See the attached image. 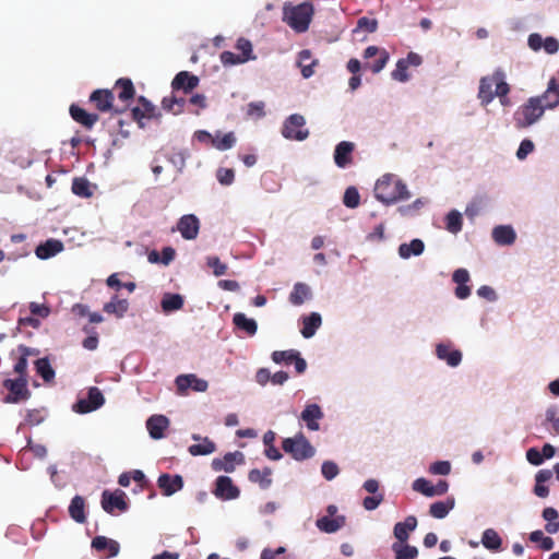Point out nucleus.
Here are the masks:
<instances>
[{
  "label": "nucleus",
  "instance_id": "f257e3e1",
  "mask_svg": "<svg viewBox=\"0 0 559 559\" xmlns=\"http://www.w3.org/2000/svg\"><path fill=\"white\" fill-rule=\"evenodd\" d=\"M374 198L389 206L411 199L407 185L395 174H384L374 183Z\"/></svg>",
  "mask_w": 559,
  "mask_h": 559
},
{
  "label": "nucleus",
  "instance_id": "f03ea898",
  "mask_svg": "<svg viewBox=\"0 0 559 559\" xmlns=\"http://www.w3.org/2000/svg\"><path fill=\"white\" fill-rule=\"evenodd\" d=\"M313 13L314 8L308 1L299 4L285 3L283 21L296 33H305L309 28Z\"/></svg>",
  "mask_w": 559,
  "mask_h": 559
},
{
  "label": "nucleus",
  "instance_id": "7ed1b4c3",
  "mask_svg": "<svg viewBox=\"0 0 559 559\" xmlns=\"http://www.w3.org/2000/svg\"><path fill=\"white\" fill-rule=\"evenodd\" d=\"M546 109L537 96L530 97L513 114L514 126L518 129H526L537 123Z\"/></svg>",
  "mask_w": 559,
  "mask_h": 559
},
{
  "label": "nucleus",
  "instance_id": "20e7f679",
  "mask_svg": "<svg viewBox=\"0 0 559 559\" xmlns=\"http://www.w3.org/2000/svg\"><path fill=\"white\" fill-rule=\"evenodd\" d=\"M282 448L285 453L289 454L296 461H305L313 457L316 454L314 447L302 432H298L294 437L285 438L282 442Z\"/></svg>",
  "mask_w": 559,
  "mask_h": 559
},
{
  "label": "nucleus",
  "instance_id": "39448f33",
  "mask_svg": "<svg viewBox=\"0 0 559 559\" xmlns=\"http://www.w3.org/2000/svg\"><path fill=\"white\" fill-rule=\"evenodd\" d=\"M435 355L438 360L444 362L450 368H457L463 360V353L449 341H441L435 345Z\"/></svg>",
  "mask_w": 559,
  "mask_h": 559
},
{
  "label": "nucleus",
  "instance_id": "423d86ee",
  "mask_svg": "<svg viewBox=\"0 0 559 559\" xmlns=\"http://www.w3.org/2000/svg\"><path fill=\"white\" fill-rule=\"evenodd\" d=\"M306 123L305 118L301 115H290L284 122L282 134L285 139L304 141L308 138V130L304 129Z\"/></svg>",
  "mask_w": 559,
  "mask_h": 559
},
{
  "label": "nucleus",
  "instance_id": "0eeeda50",
  "mask_svg": "<svg viewBox=\"0 0 559 559\" xmlns=\"http://www.w3.org/2000/svg\"><path fill=\"white\" fill-rule=\"evenodd\" d=\"M3 385L10 391L4 397L5 403H19L28 400L31 396L26 377H19L15 380L7 379Z\"/></svg>",
  "mask_w": 559,
  "mask_h": 559
},
{
  "label": "nucleus",
  "instance_id": "6e6552de",
  "mask_svg": "<svg viewBox=\"0 0 559 559\" xmlns=\"http://www.w3.org/2000/svg\"><path fill=\"white\" fill-rule=\"evenodd\" d=\"M105 404V397L100 390L92 386L87 393V400L81 399L73 405V411L79 414H87L98 409Z\"/></svg>",
  "mask_w": 559,
  "mask_h": 559
},
{
  "label": "nucleus",
  "instance_id": "1a4fd4ad",
  "mask_svg": "<svg viewBox=\"0 0 559 559\" xmlns=\"http://www.w3.org/2000/svg\"><path fill=\"white\" fill-rule=\"evenodd\" d=\"M299 418L309 431H319L320 421L324 418V413L319 404L307 403Z\"/></svg>",
  "mask_w": 559,
  "mask_h": 559
},
{
  "label": "nucleus",
  "instance_id": "9d476101",
  "mask_svg": "<svg viewBox=\"0 0 559 559\" xmlns=\"http://www.w3.org/2000/svg\"><path fill=\"white\" fill-rule=\"evenodd\" d=\"M245 462V455L240 451L228 452L223 457H216L212 461L211 466L213 471L233 473L236 465H241Z\"/></svg>",
  "mask_w": 559,
  "mask_h": 559
},
{
  "label": "nucleus",
  "instance_id": "9b49d317",
  "mask_svg": "<svg viewBox=\"0 0 559 559\" xmlns=\"http://www.w3.org/2000/svg\"><path fill=\"white\" fill-rule=\"evenodd\" d=\"M213 492L216 498L222 500H234L240 495L239 488L234 485L231 478L228 476L217 477Z\"/></svg>",
  "mask_w": 559,
  "mask_h": 559
},
{
  "label": "nucleus",
  "instance_id": "f8f14e48",
  "mask_svg": "<svg viewBox=\"0 0 559 559\" xmlns=\"http://www.w3.org/2000/svg\"><path fill=\"white\" fill-rule=\"evenodd\" d=\"M177 230L183 239L193 240L199 235L200 221L194 214H186L179 218Z\"/></svg>",
  "mask_w": 559,
  "mask_h": 559
},
{
  "label": "nucleus",
  "instance_id": "ddd939ff",
  "mask_svg": "<svg viewBox=\"0 0 559 559\" xmlns=\"http://www.w3.org/2000/svg\"><path fill=\"white\" fill-rule=\"evenodd\" d=\"M491 238L500 247H510L515 243L518 235L512 225L504 224L492 228Z\"/></svg>",
  "mask_w": 559,
  "mask_h": 559
},
{
  "label": "nucleus",
  "instance_id": "4468645a",
  "mask_svg": "<svg viewBox=\"0 0 559 559\" xmlns=\"http://www.w3.org/2000/svg\"><path fill=\"white\" fill-rule=\"evenodd\" d=\"M126 493L121 490L110 492L105 490L102 496V507L107 513H112L116 509L119 511H126L128 504L124 501Z\"/></svg>",
  "mask_w": 559,
  "mask_h": 559
},
{
  "label": "nucleus",
  "instance_id": "2eb2a0df",
  "mask_svg": "<svg viewBox=\"0 0 559 559\" xmlns=\"http://www.w3.org/2000/svg\"><path fill=\"white\" fill-rule=\"evenodd\" d=\"M355 144L349 141L340 142L334 150L333 158L338 168H346L353 163Z\"/></svg>",
  "mask_w": 559,
  "mask_h": 559
},
{
  "label": "nucleus",
  "instance_id": "dca6fc26",
  "mask_svg": "<svg viewBox=\"0 0 559 559\" xmlns=\"http://www.w3.org/2000/svg\"><path fill=\"white\" fill-rule=\"evenodd\" d=\"M157 485L163 495L169 497L183 487V479L180 475L162 474L157 479Z\"/></svg>",
  "mask_w": 559,
  "mask_h": 559
},
{
  "label": "nucleus",
  "instance_id": "f3484780",
  "mask_svg": "<svg viewBox=\"0 0 559 559\" xmlns=\"http://www.w3.org/2000/svg\"><path fill=\"white\" fill-rule=\"evenodd\" d=\"M537 97L540 98V103L546 110H552L559 107V87H557V81L555 78H551L548 81L547 88Z\"/></svg>",
  "mask_w": 559,
  "mask_h": 559
},
{
  "label": "nucleus",
  "instance_id": "a211bd4d",
  "mask_svg": "<svg viewBox=\"0 0 559 559\" xmlns=\"http://www.w3.org/2000/svg\"><path fill=\"white\" fill-rule=\"evenodd\" d=\"M169 427V419L164 415H152L146 420V428L150 437L159 440L165 437L164 431Z\"/></svg>",
  "mask_w": 559,
  "mask_h": 559
},
{
  "label": "nucleus",
  "instance_id": "6ab92c4d",
  "mask_svg": "<svg viewBox=\"0 0 559 559\" xmlns=\"http://www.w3.org/2000/svg\"><path fill=\"white\" fill-rule=\"evenodd\" d=\"M61 251H63L62 241L58 239H48L36 247L35 254L40 260H47L57 255Z\"/></svg>",
  "mask_w": 559,
  "mask_h": 559
},
{
  "label": "nucleus",
  "instance_id": "aec40b11",
  "mask_svg": "<svg viewBox=\"0 0 559 559\" xmlns=\"http://www.w3.org/2000/svg\"><path fill=\"white\" fill-rule=\"evenodd\" d=\"M417 527V519L414 515H408L403 522H397L393 527V535L397 543H406L409 533Z\"/></svg>",
  "mask_w": 559,
  "mask_h": 559
},
{
  "label": "nucleus",
  "instance_id": "412c9836",
  "mask_svg": "<svg viewBox=\"0 0 559 559\" xmlns=\"http://www.w3.org/2000/svg\"><path fill=\"white\" fill-rule=\"evenodd\" d=\"M92 548L97 551H107V558H114L118 556L120 551L119 543L105 536L94 537L92 540Z\"/></svg>",
  "mask_w": 559,
  "mask_h": 559
},
{
  "label": "nucleus",
  "instance_id": "4be33fe9",
  "mask_svg": "<svg viewBox=\"0 0 559 559\" xmlns=\"http://www.w3.org/2000/svg\"><path fill=\"white\" fill-rule=\"evenodd\" d=\"M425 251V243L421 239L415 238L411 242H403L397 248L399 257L408 260L412 257H419Z\"/></svg>",
  "mask_w": 559,
  "mask_h": 559
},
{
  "label": "nucleus",
  "instance_id": "5701e85b",
  "mask_svg": "<svg viewBox=\"0 0 559 559\" xmlns=\"http://www.w3.org/2000/svg\"><path fill=\"white\" fill-rule=\"evenodd\" d=\"M199 84V78L188 71L179 72L171 82L173 90H183L186 93L195 88Z\"/></svg>",
  "mask_w": 559,
  "mask_h": 559
},
{
  "label": "nucleus",
  "instance_id": "b1692460",
  "mask_svg": "<svg viewBox=\"0 0 559 559\" xmlns=\"http://www.w3.org/2000/svg\"><path fill=\"white\" fill-rule=\"evenodd\" d=\"M139 103H140V106L132 109L133 117L139 122L143 118L153 119V118H158L160 116L157 108L146 98L140 97Z\"/></svg>",
  "mask_w": 559,
  "mask_h": 559
},
{
  "label": "nucleus",
  "instance_id": "393cba45",
  "mask_svg": "<svg viewBox=\"0 0 559 559\" xmlns=\"http://www.w3.org/2000/svg\"><path fill=\"white\" fill-rule=\"evenodd\" d=\"M322 324V318L319 312H311L309 316L302 317V329L301 335L305 338H311L314 336L317 330Z\"/></svg>",
  "mask_w": 559,
  "mask_h": 559
},
{
  "label": "nucleus",
  "instance_id": "a878e982",
  "mask_svg": "<svg viewBox=\"0 0 559 559\" xmlns=\"http://www.w3.org/2000/svg\"><path fill=\"white\" fill-rule=\"evenodd\" d=\"M90 100L95 103L100 111H107L111 108L114 95L109 90H96L91 94Z\"/></svg>",
  "mask_w": 559,
  "mask_h": 559
},
{
  "label": "nucleus",
  "instance_id": "bb28decb",
  "mask_svg": "<svg viewBox=\"0 0 559 559\" xmlns=\"http://www.w3.org/2000/svg\"><path fill=\"white\" fill-rule=\"evenodd\" d=\"M317 527L324 533L332 534L340 531L345 524L344 516L329 518L322 516L317 520Z\"/></svg>",
  "mask_w": 559,
  "mask_h": 559
},
{
  "label": "nucleus",
  "instance_id": "cd10ccee",
  "mask_svg": "<svg viewBox=\"0 0 559 559\" xmlns=\"http://www.w3.org/2000/svg\"><path fill=\"white\" fill-rule=\"evenodd\" d=\"M496 75L491 78H483L479 84L478 98L481 104L488 105L495 98Z\"/></svg>",
  "mask_w": 559,
  "mask_h": 559
},
{
  "label": "nucleus",
  "instance_id": "c85d7f7f",
  "mask_svg": "<svg viewBox=\"0 0 559 559\" xmlns=\"http://www.w3.org/2000/svg\"><path fill=\"white\" fill-rule=\"evenodd\" d=\"M233 323L237 329L243 331L249 336H253L257 334V321L254 319L247 318L246 314L242 312H237L234 314Z\"/></svg>",
  "mask_w": 559,
  "mask_h": 559
},
{
  "label": "nucleus",
  "instance_id": "c756f323",
  "mask_svg": "<svg viewBox=\"0 0 559 559\" xmlns=\"http://www.w3.org/2000/svg\"><path fill=\"white\" fill-rule=\"evenodd\" d=\"M183 297L180 294L166 293L163 295L160 307L163 312L171 313L183 307Z\"/></svg>",
  "mask_w": 559,
  "mask_h": 559
},
{
  "label": "nucleus",
  "instance_id": "7c9ffc66",
  "mask_svg": "<svg viewBox=\"0 0 559 559\" xmlns=\"http://www.w3.org/2000/svg\"><path fill=\"white\" fill-rule=\"evenodd\" d=\"M129 309V302L127 299H120L118 296H114L110 301L104 305V311L109 314H115L118 319L124 317Z\"/></svg>",
  "mask_w": 559,
  "mask_h": 559
},
{
  "label": "nucleus",
  "instance_id": "2f4dec72",
  "mask_svg": "<svg viewBox=\"0 0 559 559\" xmlns=\"http://www.w3.org/2000/svg\"><path fill=\"white\" fill-rule=\"evenodd\" d=\"M428 203H429V200L427 198H418V199H416L414 202H412L409 204L399 206L396 212L402 217H407V218L415 217V216H417L420 213V211Z\"/></svg>",
  "mask_w": 559,
  "mask_h": 559
},
{
  "label": "nucleus",
  "instance_id": "473e14b6",
  "mask_svg": "<svg viewBox=\"0 0 559 559\" xmlns=\"http://www.w3.org/2000/svg\"><path fill=\"white\" fill-rule=\"evenodd\" d=\"M70 115L76 122L83 124L86 128H92L98 120V116L88 114L79 106L72 105L70 107Z\"/></svg>",
  "mask_w": 559,
  "mask_h": 559
},
{
  "label": "nucleus",
  "instance_id": "72a5a7b5",
  "mask_svg": "<svg viewBox=\"0 0 559 559\" xmlns=\"http://www.w3.org/2000/svg\"><path fill=\"white\" fill-rule=\"evenodd\" d=\"M481 544L490 551H499L502 546V538L493 528H486L481 534Z\"/></svg>",
  "mask_w": 559,
  "mask_h": 559
},
{
  "label": "nucleus",
  "instance_id": "f704fd0d",
  "mask_svg": "<svg viewBox=\"0 0 559 559\" xmlns=\"http://www.w3.org/2000/svg\"><path fill=\"white\" fill-rule=\"evenodd\" d=\"M311 297L310 287L305 283H296L289 295V301L294 306H300Z\"/></svg>",
  "mask_w": 559,
  "mask_h": 559
},
{
  "label": "nucleus",
  "instance_id": "c9c22d12",
  "mask_svg": "<svg viewBox=\"0 0 559 559\" xmlns=\"http://www.w3.org/2000/svg\"><path fill=\"white\" fill-rule=\"evenodd\" d=\"M454 499L449 498L445 501H437L430 504L429 513L435 519H444L449 512L454 508Z\"/></svg>",
  "mask_w": 559,
  "mask_h": 559
},
{
  "label": "nucleus",
  "instance_id": "e433bc0d",
  "mask_svg": "<svg viewBox=\"0 0 559 559\" xmlns=\"http://www.w3.org/2000/svg\"><path fill=\"white\" fill-rule=\"evenodd\" d=\"M271 474L272 469L270 467L254 468L249 472L248 478L252 483H258L262 489H267L272 485Z\"/></svg>",
  "mask_w": 559,
  "mask_h": 559
},
{
  "label": "nucleus",
  "instance_id": "4c0bfd02",
  "mask_svg": "<svg viewBox=\"0 0 559 559\" xmlns=\"http://www.w3.org/2000/svg\"><path fill=\"white\" fill-rule=\"evenodd\" d=\"M542 516L547 522L545 525V531L548 534H556L559 532V513L555 508H545L543 510Z\"/></svg>",
  "mask_w": 559,
  "mask_h": 559
},
{
  "label": "nucleus",
  "instance_id": "58836bf2",
  "mask_svg": "<svg viewBox=\"0 0 559 559\" xmlns=\"http://www.w3.org/2000/svg\"><path fill=\"white\" fill-rule=\"evenodd\" d=\"M236 142L237 139L234 132H228L223 135H221V132H216L213 138L212 146L223 152L233 148Z\"/></svg>",
  "mask_w": 559,
  "mask_h": 559
},
{
  "label": "nucleus",
  "instance_id": "ea45409f",
  "mask_svg": "<svg viewBox=\"0 0 559 559\" xmlns=\"http://www.w3.org/2000/svg\"><path fill=\"white\" fill-rule=\"evenodd\" d=\"M216 451V445L207 437H204L201 442L189 447L188 452L192 456L209 455Z\"/></svg>",
  "mask_w": 559,
  "mask_h": 559
},
{
  "label": "nucleus",
  "instance_id": "a19ab883",
  "mask_svg": "<svg viewBox=\"0 0 559 559\" xmlns=\"http://www.w3.org/2000/svg\"><path fill=\"white\" fill-rule=\"evenodd\" d=\"M463 227V217L461 212L457 210H451L445 216V229L453 234L457 235Z\"/></svg>",
  "mask_w": 559,
  "mask_h": 559
},
{
  "label": "nucleus",
  "instance_id": "79ce46f5",
  "mask_svg": "<svg viewBox=\"0 0 559 559\" xmlns=\"http://www.w3.org/2000/svg\"><path fill=\"white\" fill-rule=\"evenodd\" d=\"M392 550L395 554V559H416L418 556L417 548L405 543H394Z\"/></svg>",
  "mask_w": 559,
  "mask_h": 559
},
{
  "label": "nucleus",
  "instance_id": "37998d69",
  "mask_svg": "<svg viewBox=\"0 0 559 559\" xmlns=\"http://www.w3.org/2000/svg\"><path fill=\"white\" fill-rule=\"evenodd\" d=\"M69 513L71 518L78 523H84L86 520L84 513V499L81 496H75L70 503Z\"/></svg>",
  "mask_w": 559,
  "mask_h": 559
},
{
  "label": "nucleus",
  "instance_id": "c03bdc74",
  "mask_svg": "<svg viewBox=\"0 0 559 559\" xmlns=\"http://www.w3.org/2000/svg\"><path fill=\"white\" fill-rule=\"evenodd\" d=\"M72 192L81 198H90L93 194L90 181L82 177L73 179Z\"/></svg>",
  "mask_w": 559,
  "mask_h": 559
},
{
  "label": "nucleus",
  "instance_id": "a18cd8bd",
  "mask_svg": "<svg viewBox=\"0 0 559 559\" xmlns=\"http://www.w3.org/2000/svg\"><path fill=\"white\" fill-rule=\"evenodd\" d=\"M35 368L37 373L44 379V381L49 382L55 378V370L50 366L48 358H39L35 361Z\"/></svg>",
  "mask_w": 559,
  "mask_h": 559
},
{
  "label": "nucleus",
  "instance_id": "49530a36",
  "mask_svg": "<svg viewBox=\"0 0 559 559\" xmlns=\"http://www.w3.org/2000/svg\"><path fill=\"white\" fill-rule=\"evenodd\" d=\"M528 538L532 543L539 544L543 550H551L554 548V539L551 537L545 536L544 532L540 530L533 531Z\"/></svg>",
  "mask_w": 559,
  "mask_h": 559
},
{
  "label": "nucleus",
  "instance_id": "de8ad7c7",
  "mask_svg": "<svg viewBox=\"0 0 559 559\" xmlns=\"http://www.w3.org/2000/svg\"><path fill=\"white\" fill-rule=\"evenodd\" d=\"M185 104H186L185 98H178L176 96L165 97L162 102L163 108L174 115L181 114L183 110Z\"/></svg>",
  "mask_w": 559,
  "mask_h": 559
},
{
  "label": "nucleus",
  "instance_id": "09e8293b",
  "mask_svg": "<svg viewBox=\"0 0 559 559\" xmlns=\"http://www.w3.org/2000/svg\"><path fill=\"white\" fill-rule=\"evenodd\" d=\"M545 423L550 425L549 431L559 435V409L557 406L551 405L545 412Z\"/></svg>",
  "mask_w": 559,
  "mask_h": 559
},
{
  "label": "nucleus",
  "instance_id": "8fccbe9b",
  "mask_svg": "<svg viewBox=\"0 0 559 559\" xmlns=\"http://www.w3.org/2000/svg\"><path fill=\"white\" fill-rule=\"evenodd\" d=\"M343 203L348 209H356L360 203V194L356 187L350 186L346 188L343 195Z\"/></svg>",
  "mask_w": 559,
  "mask_h": 559
},
{
  "label": "nucleus",
  "instance_id": "3c124183",
  "mask_svg": "<svg viewBox=\"0 0 559 559\" xmlns=\"http://www.w3.org/2000/svg\"><path fill=\"white\" fill-rule=\"evenodd\" d=\"M116 86L118 88H120L119 98L121 100H128V99L133 97V95H134V87H133V84H132L131 80L123 79V78L119 79L116 82Z\"/></svg>",
  "mask_w": 559,
  "mask_h": 559
},
{
  "label": "nucleus",
  "instance_id": "603ef678",
  "mask_svg": "<svg viewBox=\"0 0 559 559\" xmlns=\"http://www.w3.org/2000/svg\"><path fill=\"white\" fill-rule=\"evenodd\" d=\"M412 488L414 491L419 492L426 497H433L432 485L424 477L415 479L412 484Z\"/></svg>",
  "mask_w": 559,
  "mask_h": 559
},
{
  "label": "nucleus",
  "instance_id": "864d4df0",
  "mask_svg": "<svg viewBox=\"0 0 559 559\" xmlns=\"http://www.w3.org/2000/svg\"><path fill=\"white\" fill-rule=\"evenodd\" d=\"M377 27H378L377 20L368 19V17L364 16V17H360L357 21V25H356V27L354 28L353 32L356 33V34H358L360 32L373 33V32L377 31Z\"/></svg>",
  "mask_w": 559,
  "mask_h": 559
},
{
  "label": "nucleus",
  "instance_id": "5fc2aeb1",
  "mask_svg": "<svg viewBox=\"0 0 559 559\" xmlns=\"http://www.w3.org/2000/svg\"><path fill=\"white\" fill-rule=\"evenodd\" d=\"M265 103L262 100L251 102L247 105V115L254 119H261L265 116Z\"/></svg>",
  "mask_w": 559,
  "mask_h": 559
},
{
  "label": "nucleus",
  "instance_id": "6e6d98bb",
  "mask_svg": "<svg viewBox=\"0 0 559 559\" xmlns=\"http://www.w3.org/2000/svg\"><path fill=\"white\" fill-rule=\"evenodd\" d=\"M407 69L408 67L405 64V62L402 59H400L396 62L395 69L391 73L392 79L402 83L407 82L409 80Z\"/></svg>",
  "mask_w": 559,
  "mask_h": 559
},
{
  "label": "nucleus",
  "instance_id": "4d7b16f0",
  "mask_svg": "<svg viewBox=\"0 0 559 559\" xmlns=\"http://www.w3.org/2000/svg\"><path fill=\"white\" fill-rule=\"evenodd\" d=\"M321 473L326 480H332L340 474V468L335 462L324 461L321 465Z\"/></svg>",
  "mask_w": 559,
  "mask_h": 559
},
{
  "label": "nucleus",
  "instance_id": "13d9d810",
  "mask_svg": "<svg viewBox=\"0 0 559 559\" xmlns=\"http://www.w3.org/2000/svg\"><path fill=\"white\" fill-rule=\"evenodd\" d=\"M206 264L213 270L215 276H222L227 271V265L223 263L218 257L211 255L206 258Z\"/></svg>",
  "mask_w": 559,
  "mask_h": 559
},
{
  "label": "nucleus",
  "instance_id": "bf43d9fd",
  "mask_svg": "<svg viewBox=\"0 0 559 559\" xmlns=\"http://www.w3.org/2000/svg\"><path fill=\"white\" fill-rule=\"evenodd\" d=\"M216 179L222 186H230L235 180V173L230 168L221 167L216 170Z\"/></svg>",
  "mask_w": 559,
  "mask_h": 559
},
{
  "label": "nucleus",
  "instance_id": "052dcab7",
  "mask_svg": "<svg viewBox=\"0 0 559 559\" xmlns=\"http://www.w3.org/2000/svg\"><path fill=\"white\" fill-rule=\"evenodd\" d=\"M451 463L449 461H437L429 466V473L432 475L447 476L451 473Z\"/></svg>",
  "mask_w": 559,
  "mask_h": 559
},
{
  "label": "nucleus",
  "instance_id": "680f3d73",
  "mask_svg": "<svg viewBox=\"0 0 559 559\" xmlns=\"http://www.w3.org/2000/svg\"><path fill=\"white\" fill-rule=\"evenodd\" d=\"M535 145L532 140L524 139L519 145L516 151V158L519 160H524L531 153H533Z\"/></svg>",
  "mask_w": 559,
  "mask_h": 559
},
{
  "label": "nucleus",
  "instance_id": "e2e57ef3",
  "mask_svg": "<svg viewBox=\"0 0 559 559\" xmlns=\"http://www.w3.org/2000/svg\"><path fill=\"white\" fill-rule=\"evenodd\" d=\"M293 357H296V350L288 349V350H275L272 354V360L275 364H290L293 362Z\"/></svg>",
  "mask_w": 559,
  "mask_h": 559
},
{
  "label": "nucleus",
  "instance_id": "0e129e2a",
  "mask_svg": "<svg viewBox=\"0 0 559 559\" xmlns=\"http://www.w3.org/2000/svg\"><path fill=\"white\" fill-rule=\"evenodd\" d=\"M237 49L241 51L240 58H246V62L255 59V56L252 53V45L249 40L239 38Z\"/></svg>",
  "mask_w": 559,
  "mask_h": 559
},
{
  "label": "nucleus",
  "instance_id": "69168bd1",
  "mask_svg": "<svg viewBox=\"0 0 559 559\" xmlns=\"http://www.w3.org/2000/svg\"><path fill=\"white\" fill-rule=\"evenodd\" d=\"M383 499H384L383 493L368 496V497L364 498L362 507L367 511H373L382 503Z\"/></svg>",
  "mask_w": 559,
  "mask_h": 559
},
{
  "label": "nucleus",
  "instance_id": "338daca9",
  "mask_svg": "<svg viewBox=\"0 0 559 559\" xmlns=\"http://www.w3.org/2000/svg\"><path fill=\"white\" fill-rule=\"evenodd\" d=\"M191 373L190 374H180L176 378L175 383L177 386V392L179 395H186L188 389L191 385Z\"/></svg>",
  "mask_w": 559,
  "mask_h": 559
},
{
  "label": "nucleus",
  "instance_id": "774afa93",
  "mask_svg": "<svg viewBox=\"0 0 559 559\" xmlns=\"http://www.w3.org/2000/svg\"><path fill=\"white\" fill-rule=\"evenodd\" d=\"M478 297L486 299L490 302H496L498 300V294L496 290L488 285H483L477 289Z\"/></svg>",
  "mask_w": 559,
  "mask_h": 559
}]
</instances>
